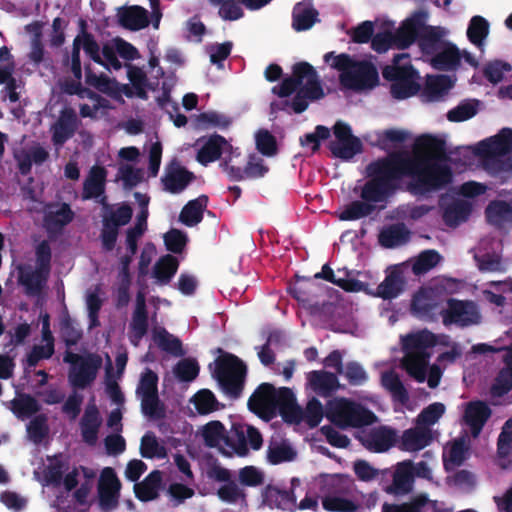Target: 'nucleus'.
<instances>
[{"label": "nucleus", "mask_w": 512, "mask_h": 512, "mask_svg": "<svg viewBox=\"0 0 512 512\" xmlns=\"http://www.w3.org/2000/svg\"><path fill=\"white\" fill-rule=\"evenodd\" d=\"M445 158L443 139L421 135L415 140L412 154L393 151L367 165L370 179L363 186L361 197L367 202H382L398 188L404 177L411 178L407 189L415 195L442 190L452 181L450 167L438 163Z\"/></svg>", "instance_id": "nucleus-1"}, {"label": "nucleus", "mask_w": 512, "mask_h": 512, "mask_svg": "<svg viewBox=\"0 0 512 512\" xmlns=\"http://www.w3.org/2000/svg\"><path fill=\"white\" fill-rule=\"evenodd\" d=\"M272 93L281 98L270 104L272 114L279 111L301 114L310 101L320 99V80L316 69L305 61L295 63L291 76L274 86Z\"/></svg>", "instance_id": "nucleus-2"}, {"label": "nucleus", "mask_w": 512, "mask_h": 512, "mask_svg": "<svg viewBox=\"0 0 512 512\" xmlns=\"http://www.w3.org/2000/svg\"><path fill=\"white\" fill-rule=\"evenodd\" d=\"M436 344L437 336L426 329L409 334L403 339V348L406 351L403 366L417 382L425 381L430 358L427 349Z\"/></svg>", "instance_id": "nucleus-3"}, {"label": "nucleus", "mask_w": 512, "mask_h": 512, "mask_svg": "<svg viewBox=\"0 0 512 512\" xmlns=\"http://www.w3.org/2000/svg\"><path fill=\"white\" fill-rule=\"evenodd\" d=\"M383 78L392 82L390 93L398 100L412 97L421 89L419 73L413 67L407 53L396 54L392 64L382 70Z\"/></svg>", "instance_id": "nucleus-4"}, {"label": "nucleus", "mask_w": 512, "mask_h": 512, "mask_svg": "<svg viewBox=\"0 0 512 512\" xmlns=\"http://www.w3.org/2000/svg\"><path fill=\"white\" fill-rule=\"evenodd\" d=\"M326 417L342 429H364L378 421L376 414L364 405L347 398H336L327 402L322 417Z\"/></svg>", "instance_id": "nucleus-5"}, {"label": "nucleus", "mask_w": 512, "mask_h": 512, "mask_svg": "<svg viewBox=\"0 0 512 512\" xmlns=\"http://www.w3.org/2000/svg\"><path fill=\"white\" fill-rule=\"evenodd\" d=\"M215 360V368L212 373L217 380L223 392L233 399H237L242 394L244 382L247 374V366L236 355L224 352Z\"/></svg>", "instance_id": "nucleus-6"}, {"label": "nucleus", "mask_w": 512, "mask_h": 512, "mask_svg": "<svg viewBox=\"0 0 512 512\" xmlns=\"http://www.w3.org/2000/svg\"><path fill=\"white\" fill-rule=\"evenodd\" d=\"M283 421L287 424L298 425L305 423L309 428H315L320 424V400L313 396L305 408L298 405L292 389L282 387L281 401L277 408Z\"/></svg>", "instance_id": "nucleus-7"}, {"label": "nucleus", "mask_w": 512, "mask_h": 512, "mask_svg": "<svg viewBox=\"0 0 512 512\" xmlns=\"http://www.w3.org/2000/svg\"><path fill=\"white\" fill-rule=\"evenodd\" d=\"M290 295L300 305L301 315L309 318L310 322L320 316V284L309 277L296 276V280L288 287Z\"/></svg>", "instance_id": "nucleus-8"}, {"label": "nucleus", "mask_w": 512, "mask_h": 512, "mask_svg": "<svg viewBox=\"0 0 512 512\" xmlns=\"http://www.w3.org/2000/svg\"><path fill=\"white\" fill-rule=\"evenodd\" d=\"M136 394L141 398L142 413L153 419L165 416V407L158 395V375L146 368L141 374Z\"/></svg>", "instance_id": "nucleus-9"}, {"label": "nucleus", "mask_w": 512, "mask_h": 512, "mask_svg": "<svg viewBox=\"0 0 512 512\" xmlns=\"http://www.w3.org/2000/svg\"><path fill=\"white\" fill-rule=\"evenodd\" d=\"M445 326L456 325L461 328L479 324L481 315L475 302L448 298L446 307L439 311Z\"/></svg>", "instance_id": "nucleus-10"}, {"label": "nucleus", "mask_w": 512, "mask_h": 512, "mask_svg": "<svg viewBox=\"0 0 512 512\" xmlns=\"http://www.w3.org/2000/svg\"><path fill=\"white\" fill-rule=\"evenodd\" d=\"M281 395L282 387L276 389L271 383H261L249 397L248 408L261 419L270 421L277 415Z\"/></svg>", "instance_id": "nucleus-11"}, {"label": "nucleus", "mask_w": 512, "mask_h": 512, "mask_svg": "<svg viewBox=\"0 0 512 512\" xmlns=\"http://www.w3.org/2000/svg\"><path fill=\"white\" fill-rule=\"evenodd\" d=\"M132 216L131 206L125 202L116 210L103 216L99 239L104 252H111L115 249L120 227L127 225Z\"/></svg>", "instance_id": "nucleus-12"}, {"label": "nucleus", "mask_w": 512, "mask_h": 512, "mask_svg": "<svg viewBox=\"0 0 512 512\" xmlns=\"http://www.w3.org/2000/svg\"><path fill=\"white\" fill-rule=\"evenodd\" d=\"M367 450L375 453H383L393 447L397 441V431L386 425H380L371 429H360L354 434Z\"/></svg>", "instance_id": "nucleus-13"}, {"label": "nucleus", "mask_w": 512, "mask_h": 512, "mask_svg": "<svg viewBox=\"0 0 512 512\" xmlns=\"http://www.w3.org/2000/svg\"><path fill=\"white\" fill-rule=\"evenodd\" d=\"M340 82L353 90L372 88L378 82V72L372 63L356 61L350 71L340 74Z\"/></svg>", "instance_id": "nucleus-14"}, {"label": "nucleus", "mask_w": 512, "mask_h": 512, "mask_svg": "<svg viewBox=\"0 0 512 512\" xmlns=\"http://www.w3.org/2000/svg\"><path fill=\"white\" fill-rule=\"evenodd\" d=\"M121 483L111 467L102 470L98 482L99 505L109 511L117 507Z\"/></svg>", "instance_id": "nucleus-15"}, {"label": "nucleus", "mask_w": 512, "mask_h": 512, "mask_svg": "<svg viewBox=\"0 0 512 512\" xmlns=\"http://www.w3.org/2000/svg\"><path fill=\"white\" fill-rule=\"evenodd\" d=\"M194 179V173L186 169L174 158L165 167L164 175L161 177V183L165 191L171 194H179L184 191Z\"/></svg>", "instance_id": "nucleus-16"}, {"label": "nucleus", "mask_w": 512, "mask_h": 512, "mask_svg": "<svg viewBox=\"0 0 512 512\" xmlns=\"http://www.w3.org/2000/svg\"><path fill=\"white\" fill-rule=\"evenodd\" d=\"M223 153L231 155H240L238 149H234L233 146L221 135L213 134L203 146L198 150L196 160L203 166H207L209 163L215 162L220 159Z\"/></svg>", "instance_id": "nucleus-17"}, {"label": "nucleus", "mask_w": 512, "mask_h": 512, "mask_svg": "<svg viewBox=\"0 0 512 512\" xmlns=\"http://www.w3.org/2000/svg\"><path fill=\"white\" fill-rule=\"evenodd\" d=\"M130 342L137 346L142 338L147 334L149 328V316L146 305V295L143 290L136 294L135 307L132 312L130 322Z\"/></svg>", "instance_id": "nucleus-18"}, {"label": "nucleus", "mask_w": 512, "mask_h": 512, "mask_svg": "<svg viewBox=\"0 0 512 512\" xmlns=\"http://www.w3.org/2000/svg\"><path fill=\"white\" fill-rule=\"evenodd\" d=\"M102 359L98 355H88L77 368H74L68 376L71 386L77 389H85L96 379L101 367Z\"/></svg>", "instance_id": "nucleus-19"}, {"label": "nucleus", "mask_w": 512, "mask_h": 512, "mask_svg": "<svg viewBox=\"0 0 512 512\" xmlns=\"http://www.w3.org/2000/svg\"><path fill=\"white\" fill-rule=\"evenodd\" d=\"M78 128V119L72 108L61 111L57 122L52 126V142L55 146H62L72 138Z\"/></svg>", "instance_id": "nucleus-20"}, {"label": "nucleus", "mask_w": 512, "mask_h": 512, "mask_svg": "<svg viewBox=\"0 0 512 512\" xmlns=\"http://www.w3.org/2000/svg\"><path fill=\"white\" fill-rule=\"evenodd\" d=\"M512 152V129L502 128L498 134L479 143V153L484 156H505Z\"/></svg>", "instance_id": "nucleus-21"}, {"label": "nucleus", "mask_w": 512, "mask_h": 512, "mask_svg": "<svg viewBox=\"0 0 512 512\" xmlns=\"http://www.w3.org/2000/svg\"><path fill=\"white\" fill-rule=\"evenodd\" d=\"M50 272L38 267H35L34 270L30 267H21L19 268L18 281L25 288V293L28 296H38L45 288Z\"/></svg>", "instance_id": "nucleus-22"}, {"label": "nucleus", "mask_w": 512, "mask_h": 512, "mask_svg": "<svg viewBox=\"0 0 512 512\" xmlns=\"http://www.w3.org/2000/svg\"><path fill=\"white\" fill-rule=\"evenodd\" d=\"M79 425L83 442L89 446L96 445L102 418L95 403L87 405Z\"/></svg>", "instance_id": "nucleus-23"}, {"label": "nucleus", "mask_w": 512, "mask_h": 512, "mask_svg": "<svg viewBox=\"0 0 512 512\" xmlns=\"http://www.w3.org/2000/svg\"><path fill=\"white\" fill-rule=\"evenodd\" d=\"M490 407L483 401H471L464 411L465 424L470 428L473 437H477L491 416Z\"/></svg>", "instance_id": "nucleus-24"}, {"label": "nucleus", "mask_w": 512, "mask_h": 512, "mask_svg": "<svg viewBox=\"0 0 512 512\" xmlns=\"http://www.w3.org/2000/svg\"><path fill=\"white\" fill-rule=\"evenodd\" d=\"M245 424L233 423L229 431H225L223 447L220 452L225 456H246L249 453L244 432Z\"/></svg>", "instance_id": "nucleus-25"}, {"label": "nucleus", "mask_w": 512, "mask_h": 512, "mask_svg": "<svg viewBox=\"0 0 512 512\" xmlns=\"http://www.w3.org/2000/svg\"><path fill=\"white\" fill-rule=\"evenodd\" d=\"M263 503L270 508L292 511L296 506V497L293 490L280 489L274 485H267L262 491Z\"/></svg>", "instance_id": "nucleus-26"}, {"label": "nucleus", "mask_w": 512, "mask_h": 512, "mask_svg": "<svg viewBox=\"0 0 512 512\" xmlns=\"http://www.w3.org/2000/svg\"><path fill=\"white\" fill-rule=\"evenodd\" d=\"M432 440L433 435L431 429L418 425L403 432L400 448L404 451L416 452L430 445Z\"/></svg>", "instance_id": "nucleus-27"}, {"label": "nucleus", "mask_w": 512, "mask_h": 512, "mask_svg": "<svg viewBox=\"0 0 512 512\" xmlns=\"http://www.w3.org/2000/svg\"><path fill=\"white\" fill-rule=\"evenodd\" d=\"M119 23L122 27L139 31L149 26V12L139 5L123 7L118 12Z\"/></svg>", "instance_id": "nucleus-28"}, {"label": "nucleus", "mask_w": 512, "mask_h": 512, "mask_svg": "<svg viewBox=\"0 0 512 512\" xmlns=\"http://www.w3.org/2000/svg\"><path fill=\"white\" fill-rule=\"evenodd\" d=\"M461 63V53L457 46L447 42L432 58L431 65L439 71L457 70Z\"/></svg>", "instance_id": "nucleus-29"}, {"label": "nucleus", "mask_w": 512, "mask_h": 512, "mask_svg": "<svg viewBox=\"0 0 512 512\" xmlns=\"http://www.w3.org/2000/svg\"><path fill=\"white\" fill-rule=\"evenodd\" d=\"M453 85L448 75L428 76L421 97L428 102L438 101L448 94Z\"/></svg>", "instance_id": "nucleus-30"}, {"label": "nucleus", "mask_w": 512, "mask_h": 512, "mask_svg": "<svg viewBox=\"0 0 512 512\" xmlns=\"http://www.w3.org/2000/svg\"><path fill=\"white\" fill-rule=\"evenodd\" d=\"M208 201L209 198L205 194L188 201L180 212L179 220L187 227L198 225L203 220Z\"/></svg>", "instance_id": "nucleus-31"}, {"label": "nucleus", "mask_w": 512, "mask_h": 512, "mask_svg": "<svg viewBox=\"0 0 512 512\" xmlns=\"http://www.w3.org/2000/svg\"><path fill=\"white\" fill-rule=\"evenodd\" d=\"M107 171L102 166H93L83 183V199L100 197L105 191Z\"/></svg>", "instance_id": "nucleus-32"}, {"label": "nucleus", "mask_w": 512, "mask_h": 512, "mask_svg": "<svg viewBox=\"0 0 512 512\" xmlns=\"http://www.w3.org/2000/svg\"><path fill=\"white\" fill-rule=\"evenodd\" d=\"M414 463L410 460L398 463L393 475L392 488L396 494H407L413 488L414 483Z\"/></svg>", "instance_id": "nucleus-33"}, {"label": "nucleus", "mask_w": 512, "mask_h": 512, "mask_svg": "<svg viewBox=\"0 0 512 512\" xmlns=\"http://www.w3.org/2000/svg\"><path fill=\"white\" fill-rule=\"evenodd\" d=\"M443 309L440 303L430 298L425 293H417L411 302L412 313L420 319L433 321Z\"/></svg>", "instance_id": "nucleus-34"}, {"label": "nucleus", "mask_w": 512, "mask_h": 512, "mask_svg": "<svg viewBox=\"0 0 512 512\" xmlns=\"http://www.w3.org/2000/svg\"><path fill=\"white\" fill-rule=\"evenodd\" d=\"M152 340L160 350L174 357H182L185 354L181 340L169 333L164 327L153 330Z\"/></svg>", "instance_id": "nucleus-35"}, {"label": "nucleus", "mask_w": 512, "mask_h": 512, "mask_svg": "<svg viewBox=\"0 0 512 512\" xmlns=\"http://www.w3.org/2000/svg\"><path fill=\"white\" fill-rule=\"evenodd\" d=\"M443 33L438 27L427 26L422 29L418 45L422 53L431 58L447 43L442 40Z\"/></svg>", "instance_id": "nucleus-36"}, {"label": "nucleus", "mask_w": 512, "mask_h": 512, "mask_svg": "<svg viewBox=\"0 0 512 512\" xmlns=\"http://www.w3.org/2000/svg\"><path fill=\"white\" fill-rule=\"evenodd\" d=\"M422 25L414 19L406 20L401 27L393 33L394 46L398 49H406L416 40L418 41Z\"/></svg>", "instance_id": "nucleus-37"}, {"label": "nucleus", "mask_w": 512, "mask_h": 512, "mask_svg": "<svg viewBox=\"0 0 512 512\" xmlns=\"http://www.w3.org/2000/svg\"><path fill=\"white\" fill-rule=\"evenodd\" d=\"M328 148L334 157L348 161L362 152L363 144L358 137L354 136L344 140H332Z\"/></svg>", "instance_id": "nucleus-38"}, {"label": "nucleus", "mask_w": 512, "mask_h": 512, "mask_svg": "<svg viewBox=\"0 0 512 512\" xmlns=\"http://www.w3.org/2000/svg\"><path fill=\"white\" fill-rule=\"evenodd\" d=\"M297 457V452L286 440L271 439L267 448L269 463L277 465L283 462H291Z\"/></svg>", "instance_id": "nucleus-39"}, {"label": "nucleus", "mask_w": 512, "mask_h": 512, "mask_svg": "<svg viewBox=\"0 0 512 512\" xmlns=\"http://www.w3.org/2000/svg\"><path fill=\"white\" fill-rule=\"evenodd\" d=\"M381 384L390 393L393 401L399 402L403 405L409 401L408 390L394 370L382 373Z\"/></svg>", "instance_id": "nucleus-40"}, {"label": "nucleus", "mask_w": 512, "mask_h": 512, "mask_svg": "<svg viewBox=\"0 0 512 512\" xmlns=\"http://www.w3.org/2000/svg\"><path fill=\"white\" fill-rule=\"evenodd\" d=\"M472 212V205L464 200H457L445 207L443 221L449 227H457L465 222Z\"/></svg>", "instance_id": "nucleus-41"}, {"label": "nucleus", "mask_w": 512, "mask_h": 512, "mask_svg": "<svg viewBox=\"0 0 512 512\" xmlns=\"http://www.w3.org/2000/svg\"><path fill=\"white\" fill-rule=\"evenodd\" d=\"M318 11L299 2L292 11V28L297 31L310 29L317 21Z\"/></svg>", "instance_id": "nucleus-42"}, {"label": "nucleus", "mask_w": 512, "mask_h": 512, "mask_svg": "<svg viewBox=\"0 0 512 512\" xmlns=\"http://www.w3.org/2000/svg\"><path fill=\"white\" fill-rule=\"evenodd\" d=\"M179 267L178 259L175 256L166 254L160 257L154 265L153 276L160 284H168L176 274Z\"/></svg>", "instance_id": "nucleus-43"}, {"label": "nucleus", "mask_w": 512, "mask_h": 512, "mask_svg": "<svg viewBox=\"0 0 512 512\" xmlns=\"http://www.w3.org/2000/svg\"><path fill=\"white\" fill-rule=\"evenodd\" d=\"M283 340V334L279 330H272L268 333L263 345L255 347L257 356L262 365L268 367L275 363L276 355L273 346L279 345Z\"/></svg>", "instance_id": "nucleus-44"}, {"label": "nucleus", "mask_w": 512, "mask_h": 512, "mask_svg": "<svg viewBox=\"0 0 512 512\" xmlns=\"http://www.w3.org/2000/svg\"><path fill=\"white\" fill-rule=\"evenodd\" d=\"M431 504L435 508V502L430 500L426 494L415 496L410 502L402 504L385 503L382 512H426V506Z\"/></svg>", "instance_id": "nucleus-45"}, {"label": "nucleus", "mask_w": 512, "mask_h": 512, "mask_svg": "<svg viewBox=\"0 0 512 512\" xmlns=\"http://www.w3.org/2000/svg\"><path fill=\"white\" fill-rule=\"evenodd\" d=\"M403 290V280L399 272L388 274L377 287V296L384 300L396 298Z\"/></svg>", "instance_id": "nucleus-46"}, {"label": "nucleus", "mask_w": 512, "mask_h": 512, "mask_svg": "<svg viewBox=\"0 0 512 512\" xmlns=\"http://www.w3.org/2000/svg\"><path fill=\"white\" fill-rule=\"evenodd\" d=\"M73 218L74 213L69 204L63 203L57 211L45 215L44 224L48 231H58L68 225Z\"/></svg>", "instance_id": "nucleus-47"}, {"label": "nucleus", "mask_w": 512, "mask_h": 512, "mask_svg": "<svg viewBox=\"0 0 512 512\" xmlns=\"http://www.w3.org/2000/svg\"><path fill=\"white\" fill-rule=\"evenodd\" d=\"M226 428L222 422L218 420L210 421L203 426L202 437L204 443L209 448H222L224 442Z\"/></svg>", "instance_id": "nucleus-48"}, {"label": "nucleus", "mask_w": 512, "mask_h": 512, "mask_svg": "<svg viewBox=\"0 0 512 512\" xmlns=\"http://www.w3.org/2000/svg\"><path fill=\"white\" fill-rule=\"evenodd\" d=\"M409 231L403 224L392 225L379 234V243L386 248L395 247L408 240Z\"/></svg>", "instance_id": "nucleus-49"}, {"label": "nucleus", "mask_w": 512, "mask_h": 512, "mask_svg": "<svg viewBox=\"0 0 512 512\" xmlns=\"http://www.w3.org/2000/svg\"><path fill=\"white\" fill-rule=\"evenodd\" d=\"M485 216L489 223L500 224L512 217V206L503 200L491 201L485 209Z\"/></svg>", "instance_id": "nucleus-50"}, {"label": "nucleus", "mask_w": 512, "mask_h": 512, "mask_svg": "<svg viewBox=\"0 0 512 512\" xmlns=\"http://www.w3.org/2000/svg\"><path fill=\"white\" fill-rule=\"evenodd\" d=\"M147 214L145 211H140L136 218V223L133 227L128 228L126 231V246L128 252L136 254L138 249V239L144 234L147 229Z\"/></svg>", "instance_id": "nucleus-51"}, {"label": "nucleus", "mask_w": 512, "mask_h": 512, "mask_svg": "<svg viewBox=\"0 0 512 512\" xmlns=\"http://www.w3.org/2000/svg\"><path fill=\"white\" fill-rule=\"evenodd\" d=\"M195 409L201 415H207L217 411L220 403L215 395L209 389H202L198 391L192 398Z\"/></svg>", "instance_id": "nucleus-52"}, {"label": "nucleus", "mask_w": 512, "mask_h": 512, "mask_svg": "<svg viewBox=\"0 0 512 512\" xmlns=\"http://www.w3.org/2000/svg\"><path fill=\"white\" fill-rule=\"evenodd\" d=\"M488 34V21L482 16H473L467 28V37L469 41L476 46H480L483 44V41L488 36Z\"/></svg>", "instance_id": "nucleus-53"}, {"label": "nucleus", "mask_w": 512, "mask_h": 512, "mask_svg": "<svg viewBox=\"0 0 512 512\" xmlns=\"http://www.w3.org/2000/svg\"><path fill=\"white\" fill-rule=\"evenodd\" d=\"M82 29L81 33L78 34L75 38L80 39L81 48L84 52L93 60L95 63L100 65H105L101 55H100V46L95 40L94 36L87 32L85 29V22L81 21Z\"/></svg>", "instance_id": "nucleus-54"}, {"label": "nucleus", "mask_w": 512, "mask_h": 512, "mask_svg": "<svg viewBox=\"0 0 512 512\" xmlns=\"http://www.w3.org/2000/svg\"><path fill=\"white\" fill-rule=\"evenodd\" d=\"M479 101L463 100L456 107L449 110L447 119L451 122H462L471 119L477 114Z\"/></svg>", "instance_id": "nucleus-55"}, {"label": "nucleus", "mask_w": 512, "mask_h": 512, "mask_svg": "<svg viewBox=\"0 0 512 512\" xmlns=\"http://www.w3.org/2000/svg\"><path fill=\"white\" fill-rule=\"evenodd\" d=\"M39 410V403L30 394H22L12 400V411L18 418L30 417Z\"/></svg>", "instance_id": "nucleus-56"}, {"label": "nucleus", "mask_w": 512, "mask_h": 512, "mask_svg": "<svg viewBox=\"0 0 512 512\" xmlns=\"http://www.w3.org/2000/svg\"><path fill=\"white\" fill-rule=\"evenodd\" d=\"M196 127L198 129H208L210 127H218L221 129L228 128L232 120L224 114L218 112H203L200 113L196 119Z\"/></svg>", "instance_id": "nucleus-57"}, {"label": "nucleus", "mask_w": 512, "mask_h": 512, "mask_svg": "<svg viewBox=\"0 0 512 512\" xmlns=\"http://www.w3.org/2000/svg\"><path fill=\"white\" fill-rule=\"evenodd\" d=\"M467 452L468 447L465 441L462 439L455 440L449 449L448 458L443 459L444 469L451 471L454 467L462 465L466 460Z\"/></svg>", "instance_id": "nucleus-58"}, {"label": "nucleus", "mask_w": 512, "mask_h": 512, "mask_svg": "<svg viewBox=\"0 0 512 512\" xmlns=\"http://www.w3.org/2000/svg\"><path fill=\"white\" fill-rule=\"evenodd\" d=\"M213 6H218V15L225 21H236L244 16L243 9L235 0H208Z\"/></svg>", "instance_id": "nucleus-59"}, {"label": "nucleus", "mask_w": 512, "mask_h": 512, "mask_svg": "<svg viewBox=\"0 0 512 512\" xmlns=\"http://www.w3.org/2000/svg\"><path fill=\"white\" fill-rule=\"evenodd\" d=\"M512 389V367L502 368L491 386L490 392L494 397H503Z\"/></svg>", "instance_id": "nucleus-60"}, {"label": "nucleus", "mask_w": 512, "mask_h": 512, "mask_svg": "<svg viewBox=\"0 0 512 512\" xmlns=\"http://www.w3.org/2000/svg\"><path fill=\"white\" fill-rule=\"evenodd\" d=\"M48 418L45 414L36 415L27 425L29 438L35 443H41L49 433Z\"/></svg>", "instance_id": "nucleus-61"}, {"label": "nucleus", "mask_w": 512, "mask_h": 512, "mask_svg": "<svg viewBox=\"0 0 512 512\" xmlns=\"http://www.w3.org/2000/svg\"><path fill=\"white\" fill-rule=\"evenodd\" d=\"M140 453L142 457L152 459L154 457L163 458L166 455L165 448L161 446L153 433H146L140 444Z\"/></svg>", "instance_id": "nucleus-62"}, {"label": "nucleus", "mask_w": 512, "mask_h": 512, "mask_svg": "<svg viewBox=\"0 0 512 512\" xmlns=\"http://www.w3.org/2000/svg\"><path fill=\"white\" fill-rule=\"evenodd\" d=\"M441 256L435 250H425L420 253L412 266L415 274L420 275L434 268L440 261Z\"/></svg>", "instance_id": "nucleus-63"}, {"label": "nucleus", "mask_w": 512, "mask_h": 512, "mask_svg": "<svg viewBox=\"0 0 512 512\" xmlns=\"http://www.w3.org/2000/svg\"><path fill=\"white\" fill-rule=\"evenodd\" d=\"M187 242V234L179 229L172 228L164 234L166 249L174 254L182 253Z\"/></svg>", "instance_id": "nucleus-64"}]
</instances>
